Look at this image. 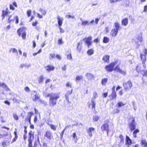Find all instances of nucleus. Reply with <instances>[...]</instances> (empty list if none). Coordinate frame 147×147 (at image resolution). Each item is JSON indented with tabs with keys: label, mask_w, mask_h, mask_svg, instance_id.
Masks as SVG:
<instances>
[{
	"label": "nucleus",
	"mask_w": 147,
	"mask_h": 147,
	"mask_svg": "<svg viewBox=\"0 0 147 147\" xmlns=\"http://www.w3.org/2000/svg\"><path fill=\"white\" fill-rule=\"evenodd\" d=\"M60 97L59 94L57 93H51L49 99V105L52 107H53L57 103V101Z\"/></svg>",
	"instance_id": "nucleus-1"
},
{
	"label": "nucleus",
	"mask_w": 147,
	"mask_h": 147,
	"mask_svg": "<svg viewBox=\"0 0 147 147\" xmlns=\"http://www.w3.org/2000/svg\"><path fill=\"white\" fill-rule=\"evenodd\" d=\"M117 63L118 61H117L113 62L111 63L109 65L106 66L105 69L107 71L111 72L113 71L114 67Z\"/></svg>",
	"instance_id": "nucleus-2"
},
{
	"label": "nucleus",
	"mask_w": 147,
	"mask_h": 147,
	"mask_svg": "<svg viewBox=\"0 0 147 147\" xmlns=\"http://www.w3.org/2000/svg\"><path fill=\"white\" fill-rule=\"evenodd\" d=\"M32 98L33 100L36 102L40 98V96L38 94H37L36 91L33 90L32 91Z\"/></svg>",
	"instance_id": "nucleus-3"
},
{
	"label": "nucleus",
	"mask_w": 147,
	"mask_h": 147,
	"mask_svg": "<svg viewBox=\"0 0 147 147\" xmlns=\"http://www.w3.org/2000/svg\"><path fill=\"white\" fill-rule=\"evenodd\" d=\"M132 85V83L130 80L128 81L127 82L124 83L123 84L124 89L126 90L130 89Z\"/></svg>",
	"instance_id": "nucleus-4"
},
{
	"label": "nucleus",
	"mask_w": 147,
	"mask_h": 147,
	"mask_svg": "<svg viewBox=\"0 0 147 147\" xmlns=\"http://www.w3.org/2000/svg\"><path fill=\"white\" fill-rule=\"evenodd\" d=\"M92 37L91 36H89L87 38H85L83 39L86 44H87V46L88 48L92 44V42L91 41Z\"/></svg>",
	"instance_id": "nucleus-5"
},
{
	"label": "nucleus",
	"mask_w": 147,
	"mask_h": 147,
	"mask_svg": "<svg viewBox=\"0 0 147 147\" xmlns=\"http://www.w3.org/2000/svg\"><path fill=\"white\" fill-rule=\"evenodd\" d=\"M86 78L88 80L90 81L94 79V75L90 73H86L85 74Z\"/></svg>",
	"instance_id": "nucleus-6"
},
{
	"label": "nucleus",
	"mask_w": 147,
	"mask_h": 147,
	"mask_svg": "<svg viewBox=\"0 0 147 147\" xmlns=\"http://www.w3.org/2000/svg\"><path fill=\"white\" fill-rule=\"evenodd\" d=\"M46 71L47 72H49L51 71H53L55 69V67L52 65H48L45 67Z\"/></svg>",
	"instance_id": "nucleus-7"
},
{
	"label": "nucleus",
	"mask_w": 147,
	"mask_h": 147,
	"mask_svg": "<svg viewBox=\"0 0 147 147\" xmlns=\"http://www.w3.org/2000/svg\"><path fill=\"white\" fill-rule=\"evenodd\" d=\"M45 136L49 140H51L53 138L52 134L49 131H47L45 133Z\"/></svg>",
	"instance_id": "nucleus-8"
},
{
	"label": "nucleus",
	"mask_w": 147,
	"mask_h": 147,
	"mask_svg": "<svg viewBox=\"0 0 147 147\" xmlns=\"http://www.w3.org/2000/svg\"><path fill=\"white\" fill-rule=\"evenodd\" d=\"M118 32V31L117 30L113 29L111 30L110 34L112 36L115 37L116 36Z\"/></svg>",
	"instance_id": "nucleus-9"
},
{
	"label": "nucleus",
	"mask_w": 147,
	"mask_h": 147,
	"mask_svg": "<svg viewBox=\"0 0 147 147\" xmlns=\"http://www.w3.org/2000/svg\"><path fill=\"white\" fill-rule=\"evenodd\" d=\"M125 144L126 145H130L131 144V140L127 136H126L125 139Z\"/></svg>",
	"instance_id": "nucleus-10"
},
{
	"label": "nucleus",
	"mask_w": 147,
	"mask_h": 147,
	"mask_svg": "<svg viewBox=\"0 0 147 147\" xmlns=\"http://www.w3.org/2000/svg\"><path fill=\"white\" fill-rule=\"evenodd\" d=\"M128 22V19L127 18L123 19L121 21L122 24L125 26H126L127 25Z\"/></svg>",
	"instance_id": "nucleus-11"
},
{
	"label": "nucleus",
	"mask_w": 147,
	"mask_h": 147,
	"mask_svg": "<svg viewBox=\"0 0 147 147\" xmlns=\"http://www.w3.org/2000/svg\"><path fill=\"white\" fill-rule=\"evenodd\" d=\"M8 9L7 8L6 9L5 11H2V14L1 15V16L2 17V20L3 19L5 16L7 14L8 12Z\"/></svg>",
	"instance_id": "nucleus-12"
},
{
	"label": "nucleus",
	"mask_w": 147,
	"mask_h": 147,
	"mask_svg": "<svg viewBox=\"0 0 147 147\" xmlns=\"http://www.w3.org/2000/svg\"><path fill=\"white\" fill-rule=\"evenodd\" d=\"M57 19L58 21V25L59 26H61L62 24L63 18H61L59 16H58Z\"/></svg>",
	"instance_id": "nucleus-13"
},
{
	"label": "nucleus",
	"mask_w": 147,
	"mask_h": 147,
	"mask_svg": "<svg viewBox=\"0 0 147 147\" xmlns=\"http://www.w3.org/2000/svg\"><path fill=\"white\" fill-rule=\"evenodd\" d=\"M33 132L32 131H30L29 133L28 142H32L33 140L34 137L33 135Z\"/></svg>",
	"instance_id": "nucleus-14"
},
{
	"label": "nucleus",
	"mask_w": 147,
	"mask_h": 147,
	"mask_svg": "<svg viewBox=\"0 0 147 147\" xmlns=\"http://www.w3.org/2000/svg\"><path fill=\"white\" fill-rule=\"evenodd\" d=\"M109 56L108 55H105L103 56L102 58V60L104 62L109 63Z\"/></svg>",
	"instance_id": "nucleus-15"
},
{
	"label": "nucleus",
	"mask_w": 147,
	"mask_h": 147,
	"mask_svg": "<svg viewBox=\"0 0 147 147\" xmlns=\"http://www.w3.org/2000/svg\"><path fill=\"white\" fill-rule=\"evenodd\" d=\"M135 119L133 118L131 122L129 124L130 129H135V125L134 123Z\"/></svg>",
	"instance_id": "nucleus-16"
},
{
	"label": "nucleus",
	"mask_w": 147,
	"mask_h": 147,
	"mask_svg": "<svg viewBox=\"0 0 147 147\" xmlns=\"http://www.w3.org/2000/svg\"><path fill=\"white\" fill-rule=\"evenodd\" d=\"M9 141L8 140L3 142L2 143V144L3 147H6L7 146H9Z\"/></svg>",
	"instance_id": "nucleus-17"
},
{
	"label": "nucleus",
	"mask_w": 147,
	"mask_h": 147,
	"mask_svg": "<svg viewBox=\"0 0 147 147\" xmlns=\"http://www.w3.org/2000/svg\"><path fill=\"white\" fill-rule=\"evenodd\" d=\"M80 20L82 22L81 25L82 26H85L86 25H88V21H83L81 18H80Z\"/></svg>",
	"instance_id": "nucleus-18"
},
{
	"label": "nucleus",
	"mask_w": 147,
	"mask_h": 147,
	"mask_svg": "<svg viewBox=\"0 0 147 147\" xmlns=\"http://www.w3.org/2000/svg\"><path fill=\"white\" fill-rule=\"evenodd\" d=\"M142 145L144 146V147H147V142L145 140H142L140 142Z\"/></svg>",
	"instance_id": "nucleus-19"
},
{
	"label": "nucleus",
	"mask_w": 147,
	"mask_h": 147,
	"mask_svg": "<svg viewBox=\"0 0 147 147\" xmlns=\"http://www.w3.org/2000/svg\"><path fill=\"white\" fill-rule=\"evenodd\" d=\"M114 25L115 28L114 29L116 30H117L118 31L120 28L119 24L118 22H116L114 23Z\"/></svg>",
	"instance_id": "nucleus-20"
},
{
	"label": "nucleus",
	"mask_w": 147,
	"mask_h": 147,
	"mask_svg": "<svg viewBox=\"0 0 147 147\" xmlns=\"http://www.w3.org/2000/svg\"><path fill=\"white\" fill-rule=\"evenodd\" d=\"M31 66L30 64H28L26 63L25 64H21L20 65V67L21 68H23L24 67H25L27 68L30 67Z\"/></svg>",
	"instance_id": "nucleus-21"
},
{
	"label": "nucleus",
	"mask_w": 147,
	"mask_h": 147,
	"mask_svg": "<svg viewBox=\"0 0 147 147\" xmlns=\"http://www.w3.org/2000/svg\"><path fill=\"white\" fill-rule=\"evenodd\" d=\"M142 65L141 64H138L136 67V69L137 71L139 72L141 70L142 67Z\"/></svg>",
	"instance_id": "nucleus-22"
},
{
	"label": "nucleus",
	"mask_w": 147,
	"mask_h": 147,
	"mask_svg": "<svg viewBox=\"0 0 147 147\" xmlns=\"http://www.w3.org/2000/svg\"><path fill=\"white\" fill-rule=\"evenodd\" d=\"M82 47V44L80 42H79L78 43V45L77 47V50L79 52H80L81 50Z\"/></svg>",
	"instance_id": "nucleus-23"
},
{
	"label": "nucleus",
	"mask_w": 147,
	"mask_h": 147,
	"mask_svg": "<svg viewBox=\"0 0 147 147\" xmlns=\"http://www.w3.org/2000/svg\"><path fill=\"white\" fill-rule=\"evenodd\" d=\"M83 76L82 75L77 76L76 78V82L77 83L79 82V81L83 79Z\"/></svg>",
	"instance_id": "nucleus-24"
},
{
	"label": "nucleus",
	"mask_w": 147,
	"mask_h": 147,
	"mask_svg": "<svg viewBox=\"0 0 147 147\" xmlns=\"http://www.w3.org/2000/svg\"><path fill=\"white\" fill-rule=\"evenodd\" d=\"M72 90L73 89L72 88H71L70 90L68 91L67 92V93L65 94V96L66 99H68V96L71 94Z\"/></svg>",
	"instance_id": "nucleus-25"
},
{
	"label": "nucleus",
	"mask_w": 147,
	"mask_h": 147,
	"mask_svg": "<svg viewBox=\"0 0 147 147\" xmlns=\"http://www.w3.org/2000/svg\"><path fill=\"white\" fill-rule=\"evenodd\" d=\"M94 53V51L93 49H90L88 50L87 52V53L88 55L90 56L92 55Z\"/></svg>",
	"instance_id": "nucleus-26"
},
{
	"label": "nucleus",
	"mask_w": 147,
	"mask_h": 147,
	"mask_svg": "<svg viewBox=\"0 0 147 147\" xmlns=\"http://www.w3.org/2000/svg\"><path fill=\"white\" fill-rule=\"evenodd\" d=\"M140 57L142 61L145 62L146 61V57L145 56L144 54L140 53Z\"/></svg>",
	"instance_id": "nucleus-27"
},
{
	"label": "nucleus",
	"mask_w": 147,
	"mask_h": 147,
	"mask_svg": "<svg viewBox=\"0 0 147 147\" xmlns=\"http://www.w3.org/2000/svg\"><path fill=\"white\" fill-rule=\"evenodd\" d=\"M125 105V104L123 103L121 101H118V102L117 103V105L119 107L124 106Z\"/></svg>",
	"instance_id": "nucleus-28"
},
{
	"label": "nucleus",
	"mask_w": 147,
	"mask_h": 147,
	"mask_svg": "<svg viewBox=\"0 0 147 147\" xmlns=\"http://www.w3.org/2000/svg\"><path fill=\"white\" fill-rule=\"evenodd\" d=\"M111 96H112V98H111V100H112L114 98H116L117 95L116 94V92L115 91H112Z\"/></svg>",
	"instance_id": "nucleus-29"
},
{
	"label": "nucleus",
	"mask_w": 147,
	"mask_h": 147,
	"mask_svg": "<svg viewBox=\"0 0 147 147\" xmlns=\"http://www.w3.org/2000/svg\"><path fill=\"white\" fill-rule=\"evenodd\" d=\"M91 105L92 107V109H94V110L95 109V105L96 103L92 99L91 100Z\"/></svg>",
	"instance_id": "nucleus-30"
},
{
	"label": "nucleus",
	"mask_w": 147,
	"mask_h": 147,
	"mask_svg": "<svg viewBox=\"0 0 147 147\" xmlns=\"http://www.w3.org/2000/svg\"><path fill=\"white\" fill-rule=\"evenodd\" d=\"M24 30V28H21L18 30V33L19 36H20L21 34H22V32Z\"/></svg>",
	"instance_id": "nucleus-31"
},
{
	"label": "nucleus",
	"mask_w": 147,
	"mask_h": 147,
	"mask_svg": "<svg viewBox=\"0 0 147 147\" xmlns=\"http://www.w3.org/2000/svg\"><path fill=\"white\" fill-rule=\"evenodd\" d=\"M94 129H88L87 130V131L88 132V134L91 137L92 136V132L94 131Z\"/></svg>",
	"instance_id": "nucleus-32"
},
{
	"label": "nucleus",
	"mask_w": 147,
	"mask_h": 147,
	"mask_svg": "<svg viewBox=\"0 0 147 147\" xmlns=\"http://www.w3.org/2000/svg\"><path fill=\"white\" fill-rule=\"evenodd\" d=\"M39 11L44 15H45L47 13V11L46 10L41 8L40 9Z\"/></svg>",
	"instance_id": "nucleus-33"
},
{
	"label": "nucleus",
	"mask_w": 147,
	"mask_h": 147,
	"mask_svg": "<svg viewBox=\"0 0 147 147\" xmlns=\"http://www.w3.org/2000/svg\"><path fill=\"white\" fill-rule=\"evenodd\" d=\"M109 38L107 37H104L103 38V42L104 43H107L109 42Z\"/></svg>",
	"instance_id": "nucleus-34"
},
{
	"label": "nucleus",
	"mask_w": 147,
	"mask_h": 147,
	"mask_svg": "<svg viewBox=\"0 0 147 147\" xmlns=\"http://www.w3.org/2000/svg\"><path fill=\"white\" fill-rule=\"evenodd\" d=\"M109 127V125L107 123L103 124L101 126V129H108Z\"/></svg>",
	"instance_id": "nucleus-35"
},
{
	"label": "nucleus",
	"mask_w": 147,
	"mask_h": 147,
	"mask_svg": "<svg viewBox=\"0 0 147 147\" xmlns=\"http://www.w3.org/2000/svg\"><path fill=\"white\" fill-rule=\"evenodd\" d=\"M1 86L4 88L6 90L9 89V88L7 85L4 83H1Z\"/></svg>",
	"instance_id": "nucleus-36"
},
{
	"label": "nucleus",
	"mask_w": 147,
	"mask_h": 147,
	"mask_svg": "<svg viewBox=\"0 0 147 147\" xmlns=\"http://www.w3.org/2000/svg\"><path fill=\"white\" fill-rule=\"evenodd\" d=\"M26 33L24 29V30L22 34V37L23 39H25L26 38Z\"/></svg>",
	"instance_id": "nucleus-37"
},
{
	"label": "nucleus",
	"mask_w": 147,
	"mask_h": 147,
	"mask_svg": "<svg viewBox=\"0 0 147 147\" xmlns=\"http://www.w3.org/2000/svg\"><path fill=\"white\" fill-rule=\"evenodd\" d=\"M108 79L107 78H104L102 79L101 81L102 84L103 85H105Z\"/></svg>",
	"instance_id": "nucleus-38"
},
{
	"label": "nucleus",
	"mask_w": 147,
	"mask_h": 147,
	"mask_svg": "<svg viewBox=\"0 0 147 147\" xmlns=\"http://www.w3.org/2000/svg\"><path fill=\"white\" fill-rule=\"evenodd\" d=\"M99 117L97 115H95L93 117V120L94 121H97L98 120Z\"/></svg>",
	"instance_id": "nucleus-39"
},
{
	"label": "nucleus",
	"mask_w": 147,
	"mask_h": 147,
	"mask_svg": "<svg viewBox=\"0 0 147 147\" xmlns=\"http://www.w3.org/2000/svg\"><path fill=\"white\" fill-rule=\"evenodd\" d=\"M14 134L15 135V138L13 139V141L12 142V143L13 142L15 141L18 138V136L16 132V131H15L14 132Z\"/></svg>",
	"instance_id": "nucleus-40"
},
{
	"label": "nucleus",
	"mask_w": 147,
	"mask_h": 147,
	"mask_svg": "<svg viewBox=\"0 0 147 147\" xmlns=\"http://www.w3.org/2000/svg\"><path fill=\"white\" fill-rule=\"evenodd\" d=\"M44 79L43 77L42 76H41L40 77L38 78V81L39 83H41L43 82Z\"/></svg>",
	"instance_id": "nucleus-41"
},
{
	"label": "nucleus",
	"mask_w": 147,
	"mask_h": 147,
	"mask_svg": "<svg viewBox=\"0 0 147 147\" xmlns=\"http://www.w3.org/2000/svg\"><path fill=\"white\" fill-rule=\"evenodd\" d=\"M43 94L44 96L46 97H49L50 96L51 97V94H50L48 93H47L45 91H44L43 92Z\"/></svg>",
	"instance_id": "nucleus-42"
},
{
	"label": "nucleus",
	"mask_w": 147,
	"mask_h": 147,
	"mask_svg": "<svg viewBox=\"0 0 147 147\" xmlns=\"http://www.w3.org/2000/svg\"><path fill=\"white\" fill-rule=\"evenodd\" d=\"M32 115V114L31 113H28V117H27V119L28 120H29V122H30L31 117Z\"/></svg>",
	"instance_id": "nucleus-43"
},
{
	"label": "nucleus",
	"mask_w": 147,
	"mask_h": 147,
	"mask_svg": "<svg viewBox=\"0 0 147 147\" xmlns=\"http://www.w3.org/2000/svg\"><path fill=\"white\" fill-rule=\"evenodd\" d=\"M121 69H120L118 65L116 66L114 69V70L117 71L119 72Z\"/></svg>",
	"instance_id": "nucleus-44"
},
{
	"label": "nucleus",
	"mask_w": 147,
	"mask_h": 147,
	"mask_svg": "<svg viewBox=\"0 0 147 147\" xmlns=\"http://www.w3.org/2000/svg\"><path fill=\"white\" fill-rule=\"evenodd\" d=\"M67 55V59L71 60H72V57L71 54H69V55Z\"/></svg>",
	"instance_id": "nucleus-45"
},
{
	"label": "nucleus",
	"mask_w": 147,
	"mask_h": 147,
	"mask_svg": "<svg viewBox=\"0 0 147 147\" xmlns=\"http://www.w3.org/2000/svg\"><path fill=\"white\" fill-rule=\"evenodd\" d=\"M72 84L71 83L69 82H67L66 84V86L67 87H69L71 89L72 88L71 87Z\"/></svg>",
	"instance_id": "nucleus-46"
},
{
	"label": "nucleus",
	"mask_w": 147,
	"mask_h": 147,
	"mask_svg": "<svg viewBox=\"0 0 147 147\" xmlns=\"http://www.w3.org/2000/svg\"><path fill=\"white\" fill-rule=\"evenodd\" d=\"M13 117L16 120L18 119V116L15 113H13Z\"/></svg>",
	"instance_id": "nucleus-47"
},
{
	"label": "nucleus",
	"mask_w": 147,
	"mask_h": 147,
	"mask_svg": "<svg viewBox=\"0 0 147 147\" xmlns=\"http://www.w3.org/2000/svg\"><path fill=\"white\" fill-rule=\"evenodd\" d=\"M119 73L121 74H122V75H125L126 74V71H122L121 69L120 71L119 72Z\"/></svg>",
	"instance_id": "nucleus-48"
},
{
	"label": "nucleus",
	"mask_w": 147,
	"mask_h": 147,
	"mask_svg": "<svg viewBox=\"0 0 147 147\" xmlns=\"http://www.w3.org/2000/svg\"><path fill=\"white\" fill-rule=\"evenodd\" d=\"M124 143V139H120V142L119 144V146H121Z\"/></svg>",
	"instance_id": "nucleus-49"
},
{
	"label": "nucleus",
	"mask_w": 147,
	"mask_h": 147,
	"mask_svg": "<svg viewBox=\"0 0 147 147\" xmlns=\"http://www.w3.org/2000/svg\"><path fill=\"white\" fill-rule=\"evenodd\" d=\"M65 17L66 18L68 19H69L70 18L73 19L74 18H75L74 16H72L70 15H67Z\"/></svg>",
	"instance_id": "nucleus-50"
},
{
	"label": "nucleus",
	"mask_w": 147,
	"mask_h": 147,
	"mask_svg": "<svg viewBox=\"0 0 147 147\" xmlns=\"http://www.w3.org/2000/svg\"><path fill=\"white\" fill-rule=\"evenodd\" d=\"M32 11L30 9L28 10L27 12V15L28 17H29Z\"/></svg>",
	"instance_id": "nucleus-51"
},
{
	"label": "nucleus",
	"mask_w": 147,
	"mask_h": 147,
	"mask_svg": "<svg viewBox=\"0 0 147 147\" xmlns=\"http://www.w3.org/2000/svg\"><path fill=\"white\" fill-rule=\"evenodd\" d=\"M11 50L12 51V52L13 53H16L17 55H18V51L17 49L15 48H11Z\"/></svg>",
	"instance_id": "nucleus-52"
},
{
	"label": "nucleus",
	"mask_w": 147,
	"mask_h": 147,
	"mask_svg": "<svg viewBox=\"0 0 147 147\" xmlns=\"http://www.w3.org/2000/svg\"><path fill=\"white\" fill-rule=\"evenodd\" d=\"M142 65L143 67H142V69H145L146 67V64L145 63V62L143 61L142 62V64H141Z\"/></svg>",
	"instance_id": "nucleus-53"
},
{
	"label": "nucleus",
	"mask_w": 147,
	"mask_h": 147,
	"mask_svg": "<svg viewBox=\"0 0 147 147\" xmlns=\"http://www.w3.org/2000/svg\"><path fill=\"white\" fill-rule=\"evenodd\" d=\"M98 96L96 92H94L93 93V98H96Z\"/></svg>",
	"instance_id": "nucleus-54"
},
{
	"label": "nucleus",
	"mask_w": 147,
	"mask_h": 147,
	"mask_svg": "<svg viewBox=\"0 0 147 147\" xmlns=\"http://www.w3.org/2000/svg\"><path fill=\"white\" fill-rule=\"evenodd\" d=\"M63 42L62 41V39H59L58 40V43L59 45L63 43Z\"/></svg>",
	"instance_id": "nucleus-55"
},
{
	"label": "nucleus",
	"mask_w": 147,
	"mask_h": 147,
	"mask_svg": "<svg viewBox=\"0 0 147 147\" xmlns=\"http://www.w3.org/2000/svg\"><path fill=\"white\" fill-rule=\"evenodd\" d=\"M25 91L27 92H28L30 91V88L28 87H26L25 88Z\"/></svg>",
	"instance_id": "nucleus-56"
},
{
	"label": "nucleus",
	"mask_w": 147,
	"mask_h": 147,
	"mask_svg": "<svg viewBox=\"0 0 147 147\" xmlns=\"http://www.w3.org/2000/svg\"><path fill=\"white\" fill-rule=\"evenodd\" d=\"M60 31L61 33H64L65 32L63 28L61 27V26H59Z\"/></svg>",
	"instance_id": "nucleus-57"
},
{
	"label": "nucleus",
	"mask_w": 147,
	"mask_h": 147,
	"mask_svg": "<svg viewBox=\"0 0 147 147\" xmlns=\"http://www.w3.org/2000/svg\"><path fill=\"white\" fill-rule=\"evenodd\" d=\"M73 138L74 139H76V140H77V138H76V133H74L73 134Z\"/></svg>",
	"instance_id": "nucleus-58"
},
{
	"label": "nucleus",
	"mask_w": 147,
	"mask_h": 147,
	"mask_svg": "<svg viewBox=\"0 0 147 147\" xmlns=\"http://www.w3.org/2000/svg\"><path fill=\"white\" fill-rule=\"evenodd\" d=\"M10 9H11L13 10L15 9V8L13 7V6L12 5H10Z\"/></svg>",
	"instance_id": "nucleus-59"
},
{
	"label": "nucleus",
	"mask_w": 147,
	"mask_h": 147,
	"mask_svg": "<svg viewBox=\"0 0 147 147\" xmlns=\"http://www.w3.org/2000/svg\"><path fill=\"white\" fill-rule=\"evenodd\" d=\"M55 56V55L54 54H51L50 55V58L51 57V58H54Z\"/></svg>",
	"instance_id": "nucleus-60"
},
{
	"label": "nucleus",
	"mask_w": 147,
	"mask_h": 147,
	"mask_svg": "<svg viewBox=\"0 0 147 147\" xmlns=\"http://www.w3.org/2000/svg\"><path fill=\"white\" fill-rule=\"evenodd\" d=\"M16 23L17 24H18L19 22V19L18 18V16H16Z\"/></svg>",
	"instance_id": "nucleus-61"
},
{
	"label": "nucleus",
	"mask_w": 147,
	"mask_h": 147,
	"mask_svg": "<svg viewBox=\"0 0 147 147\" xmlns=\"http://www.w3.org/2000/svg\"><path fill=\"white\" fill-rule=\"evenodd\" d=\"M38 23V22L37 21H36L35 22H33L32 24V25L34 26H36L37 25Z\"/></svg>",
	"instance_id": "nucleus-62"
},
{
	"label": "nucleus",
	"mask_w": 147,
	"mask_h": 147,
	"mask_svg": "<svg viewBox=\"0 0 147 147\" xmlns=\"http://www.w3.org/2000/svg\"><path fill=\"white\" fill-rule=\"evenodd\" d=\"M125 2H126L125 6H128L129 3V1H128L127 0H126L125 1Z\"/></svg>",
	"instance_id": "nucleus-63"
},
{
	"label": "nucleus",
	"mask_w": 147,
	"mask_h": 147,
	"mask_svg": "<svg viewBox=\"0 0 147 147\" xmlns=\"http://www.w3.org/2000/svg\"><path fill=\"white\" fill-rule=\"evenodd\" d=\"M29 147H33L32 146V142H29Z\"/></svg>",
	"instance_id": "nucleus-64"
}]
</instances>
